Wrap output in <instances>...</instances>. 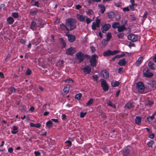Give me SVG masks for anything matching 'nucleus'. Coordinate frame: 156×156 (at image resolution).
I'll return each mask as SVG.
<instances>
[{
	"label": "nucleus",
	"instance_id": "f3484780",
	"mask_svg": "<svg viewBox=\"0 0 156 156\" xmlns=\"http://www.w3.org/2000/svg\"><path fill=\"white\" fill-rule=\"evenodd\" d=\"M70 86L69 84L66 85L64 87L63 89V93L64 94H67L69 90Z\"/></svg>",
	"mask_w": 156,
	"mask_h": 156
},
{
	"label": "nucleus",
	"instance_id": "69168bd1",
	"mask_svg": "<svg viewBox=\"0 0 156 156\" xmlns=\"http://www.w3.org/2000/svg\"><path fill=\"white\" fill-rule=\"evenodd\" d=\"M39 3L38 1H36L34 4V6H36L37 7H39Z\"/></svg>",
	"mask_w": 156,
	"mask_h": 156
},
{
	"label": "nucleus",
	"instance_id": "423d86ee",
	"mask_svg": "<svg viewBox=\"0 0 156 156\" xmlns=\"http://www.w3.org/2000/svg\"><path fill=\"white\" fill-rule=\"evenodd\" d=\"M76 57L77 58V59L78 60L79 62H82L84 59L83 54L80 51L76 53Z\"/></svg>",
	"mask_w": 156,
	"mask_h": 156
},
{
	"label": "nucleus",
	"instance_id": "aec40b11",
	"mask_svg": "<svg viewBox=\"0 0 156 156\" xmlns=\"http://www.w3.org/2000/svg\"><path fill=\"white\" fill-rule=\"evenodd\" d=\"M130 151L127 148H126L122 151V152L123 156H127L129 154Z\"/></svg>",
	"mask_w": 156,
	"mask_h": 156
},
{
	"label": "nucleus",
	"instance_id": "f704fd0d",
	"mask_svg": "<svg viewBox=\"0 0 156 156\" xmlns=\"http://www.w3.org/2000/svg\"><path fill=\"white\" fill-rule=\"evenodd\" d=\"M154 118V115H153L151 116H149L147 118V119L149 122H151L153 119Z\"/></svg>",
	"mask_w": 156,
	"mask_h": 156
},
{
	"label": "nucleus",
	"instance_id": "6ab92c4d",
	"mask_svg": "<svg viewBox=\"0 0 156 156\" xmlns=\"http://www.w3.org/2000/svg\"><path fill=\"white\" fill-rule=\"evenodd\" d=\"M37 27V23L35 21H32L31 23L30 28L33 30H35Z\"/></svg>",
	"mask_w": 156,
	"mask_h": 156
},
{
	"label": "nucleus",
	"instance_id": "473e14b6",
	"mask_svg": "<svg viewBox=\"0 0 156 156\" xmlns=\"http://www.w3.org/2000/svg\"><path fill=\"white\" fill-rule=\"evenodd\" d=\"M94 100L92 98L90 99L86 104V106L90 105L93 102Z\"/></svg>",
	"mask_w": 156,
	"mask_h": 156
},
{
	"label": "nucleus",
	"instance_id": "79ce46f5",
	"mask_svg": "<svg viewBox=\"0 0 156 156\" xmlns=\"http://www.w3.org/2000/svg\"><path fill=\"white\" fill-rule=\"evenodd\" d=\"M65 82L71 83V82L73 83V80L70 79H68L65 80L64 81Z\"/></svg>",
	"mask_w": 156,
	"mask_h": 156
},
{
	"label": "nucleus",
	"instance_id": "e2e57ef3",
	"mask_svg": "<svg viewBox=\"0 0 156 156\" xmlns=\"http://www.w3.org/2000/svg\"><path fill=\"white\" fill-rule=\"evenodd\" d=\"M147 12H146L144 13V15L142 16V17L143 19H145L147 17Z\"/></svg>",
	"mask_w": 156,
	"mask_h": 156
},
{
	"label": "nucleus",
	"instance_id": "20e7f679",
	"mask_svg": "<svg viewBox=\"0 0 156 156\" xmlns=\"http://www.w3.org/2000/svg\"><path fill=\"white\" fill-rule=\"evenodd\" d=\"M136 87L138 91L141 93H142L144 90V86L143 83L141 82H139L137 83Z\"/></svg>",
	"mask_w": 156,
	"mask_h": 156
},
{
	"label": "nucleus",
	"instance_id": "c756f323",
	"mask_svg": "<svg viewBox=\"0 0 156 156\" xmlns=\"http://www.w3.org/2000/svg\"><path fill=\"white\" fill-rule=\"evenodd\" d=\"M52 124V122L51 120L48 121L46 123V125L47 127L49 128L51 127Z\"/></svg>",
	"mask_w": 156,
	"mask_h": 156
},
{
	"label": "nucleus",
	"instance_id": "a19ab883",
	"mask_svg": "<svg viewBox=\"0 0 156 156\" xmlns=\"http://www.w3.org/2000/svg\"><path fill=\"white\" fill-rule=\"evenodd\" d=\"M119 38L122 39L124 36V34L123 33H120L117 35Z\"/></svg>",
	"mask_w": 156,
	"mask_h": 156
},
{
	"label": "nucleus",
	"instance_id": "f257e3e1",
	"mask_svg": "<svg viewBox=\"0 0 156 156\" xmlns=\"http://www.w3.org/2000/svg\"><path fill=\"white\" fill-rule=\"evenodd\" d=\"M77 21L74 18H69L66 19L65 21L66 25L70 27V31L75 29L76 27Z\"/></svg>",
	"mask_w": 156,
	"mask_h": 156
},
{
	"label": "nucleus",
	"instance_id": "58836bf2",
	"mask_svg": "<svg viewBox=\"0 0 156 156\" xmlns=\"http://www.w3.org/2000/svg\"><path fill=\"white\" fill-rule=\"evenodd\" d=\"M111 37V34L110 33H108L107 34L106 40L107 41H109Z\"/></svg>",
	"mask_w": 156,
	"mask_h": 156
},
{
	"label": "nucleus",
	"instance_id": "cd10ccee",
	"mask_svg": "<svg viewBox=\"0 0 156 156\" xmlns=\"http://www.w3.org/2000/svg\"><path fill=\"white\" fill-rule=\"evenodd\" d=\"M120 83L118 81H112L111 83V84L112 86L113 87H116L118 86L119 84Z\"/></svg>",
	"mask_w": 156,
	"mask_h": 156
},
{
	"label": "nucleus",
	"instance_id": "393cba45",
	"mask_svg": "<svg viewBox=\"0 0 156 156\" xmlns=\"http://www.w3.org/2000/svg\"><path fill=\"white\" fill-rule=\"evenodd\" d=\"M98 7L100 8L101 13H103L105 10V6L102 4H99L98 5Z\"/></svg>",
	"mask_w": 156,
	"mask_h": 156
},
{
	"label": "nucleus",
	"instance_id": "2f4dec72",
	"mask_svg": "<svg viewBox=\"0 0 156 156\" xmlns=\"http://www.w3.org/2000/svg\"><path fill=\"white\" fill-rule=\"evenodd\" d=\"M132 106V104L131 103H128L125 105V108H126L130 109Z\"/></svg>",
	"mask_w": 156,
	"mask_h": 156
},
{
	"label": "nucleus",
	"instance_id": "f8f14e48",
	"mask_svg": "<svg viewBox=\"0 0 156 156\" xmlns=\"http://www.w3.org/2000/svg\"><path fill=\"white\" fill-rule=\"evenodd\" d=\"M101 75L103 77L107 79L109 77L108 72L105 70L102 71L101 72Z\"/></svg>",
	"mask_w": 156,
	"mask_h": 156
},
{
	"label": "nucleus",
	"instance_id": "72a5a7b5",
	"mask_svg": "<svg viewBox=\"0 0 156 156\" xmlns=\"http://www.w3.org/2000/svg\"><path fill=\"white\" fill-rule=\"evenodd\" d=\"M154 103V101H148L146 103V105L151 106Z\"/></svg>",
	"mask_w": 156,
	"mask_h": 156
},
{
	"label": "nucleus",
	"instance_id": "bf43d9fd",
	"mask_svg": "<svg viewBox=\"0 0 156 156\" xmlns=\"http://www.w3.org/2000/svg\"><path fill=\"white\" fill-rule=\"evenodd\" d=\"M122 10L124 12L128 11L129 10V9L128 7L123 8Z\"/></svg>",
	"mask_w": 156,
	"mask_h": 156
},
{
	"label": "nucleus",
	"instance_id": "412c9836",
	"mask_svg": "<svg viewBox=\"0 0 156 156\" xmlns=\"http://www.w3.org/2000/svg\"><path fill=\"white\" fill-rule=\"evenodd\" d=\"M154 63L152 61H150L148 63V66L149 68L152 70L155 69Z\"/></svg>",
	"mask_w": 156,
	"mask_h": 156
},
{
	"label": "nucleus",
	"instance_id": "9d476101",
	"mask_svg": "<svg viewBox=\"0 0 156 156\" xmlns=\"http://www.w3.org/2000/svg\"><path fill=\"white\" fill-rule=\"evenodd\" d=\"M143 74L144 76L147 77H151L153 75L152 73L149 72L148 69H144Z\"/></svg>",
	"mask_w": 156,
	"mask_h": 156
},
{
	"label": "nucleus",
	"instance_id": "6e6552de",
	"mask_svg": "<svg viewBox=\"0 0 156 156\" xmlns=\"http://www.w3.org/2000/svg\"><path fill=\"white\" fill-rule=\"evenodd\" d=\"M111 26L109 24H104L102 26L101 29L102 33H105L111 28Z\"/></svg>",
	"mask_w": 156,
	"mask_h": 156
},
{
	"label": "nucleus",
	"instance_id": "4be33fe9",
	"mask_svg": "<svg viewBox=\"0 0 156 156\" xmlns=\"http://www.w3.org/2000/svg\"><path fill=\"white\" fill-rule=\"evenodd\" d=\"M118 64L120 66H124L126 64V62L124 59H122L119 61Z\"/></svg>",
	"mask_w": 156,
	"mask_h": 156
},
{
	"label": "nucleus",
	"instance_id": "4c0bfd02",
	"mask_svg": "<svg viewBox=\"0 0 156 156\" xmlns=\"http://www.w3.org/2000/svg\"><path fill=\"white\" fill-rule=\"evenodd\" d=\"M81 96V94L80 93H79L76 94L75 95V98L76 99H77V100H79L80 99Z\"/></svg>",
	"mask_w": 156,
	"mask_h": 156
},
{
	"label": "nucleus",
	"instance_id": "5701e85b",
	"mask_svg": "<svg viewBox=\"0 0 156 156\" xmlns=\"http://www.w3.org/2000/svg\"><path fill=\"white\" fill-rule=\"evenodd\" d=\"M7 21L9 24H12L14 22V20L12 17H9L7 19Z\"/></svg>",
	"mask_w": 156,
	"mask_h": 156
},
{
	"label": "nucleus",
	"instance_id": "3c124183",
	"mask_svg": "<svg viewBox=\"0 0 156 156\" xmlns=\"http://www.w3.org/2000/svg\"><path fill=\"white\" fill-rule=\"evenodd\" d=\"M154 137V134L153 133H150L149 134L148 137L151 139H153Z\"/></svg>",
	"mask_w": 156,
	"mask_h": 156
},
{
	"label": "nucleus",
	"instance_id": "7ed1b4c3",
	"mask_svg": "<svg viewBox=\"0 0 156 156\" xmlns=\"http://www.w3.org/2000/svg\"><path fill=\"white\" fill-rule=\"evenodd\" d=\"M119 51L118 50H114L111 51L110 50H108L105 51L103 54V55L105 56H109L110 55H113L118 54Z\"/></svg>",
	"mask_w": 156,
	"mask_h": 156
},
{
	"label": "nucleus",
	"instance_id": "0eeeda50",
	"mask_svg": "<svg viewBox=\"0 0 156 156\" xmlns=\"http://www.w3.org/2000/svg\"><path fill=\"white\" fill-rule=\"evenodd\" d=\"M128 39L133 41H136L138 40V36L134 34H130L128 36Z\"/></svg>",
	"mask_w": 156,
	"mask_h": 156
},
{
	"label": "nucleus",
	"instance_id": "8fccbe9b",
	"mask_svg": "<svg viewBox=\"0 0 156 156\" xmlns=\"http://www.w3.org/2000/svg\"><path fill=\"white\" fill-rule=\"evenodd\" d=\"M107 41H107V40H106L105 39H104L102 40V43L103 45H105L107 43Z\"/></svg>",
	"mask_w": 156,
	"mask_h": 156
},
{
	"label": "nucleus",
	"instance_id": "7c9ffc66",
	"mask_svg": "<svg viewBox=\"0 0 156 156\" xmlns=\"http://www.w3.org/2000/svg\"><path fill=\"white\" fill-rule=\"evenodd\" d=\"M119 26V23L118 22H115L112 24V27L115 29L117 28Z\"/></svg>",
	"mask_w": 156,
	"mask_h": 156
},
{
	"label": "nucleus",
	"instance_id": "39448f33",
	"mask_svg": "<svg viewBox=\"0 0 156 156\" xmlns=\"http://www.w3.org/2000/svg\"><path fill=\"white\" fill-rule=\"evenodd\" d=\"M101 87H102L104 90L106 91L108 89V87L106 82V80L104 79H101Z\"/></svg>",
	"mask_w": 156,
	"mask_h": 156
},
{
	"label": "nucleus",
	"instance_id": "c85d7f7f",
	"mask_svg": "<svg viewBox=\"0 0 156 156\" xmlns=\"http://www.w3.org/2000/svg\"><path fill=\"white\" fill-rule=\"evenodd\" d=\"M17 129V127L16 126H14L13 130L11 131V133L12 134H16L18 132Z\"/></svg>",
	"mask_w": 156,
	"mask_h": 156
},
{
	"label": "nucleus",
	"instance_id": "37998d69",
	"mask_svg": "<svg viewBox=\"0 0 156 156\" xmlns=\"http://www.w3.org/2000/svg\"><path fill=\"white\" fill-rule=\"evenodd\" d=\"M9 89L10 91L12 93H14L16 92V89L14 87H11Z\"/></svg>",
	"mask_w": 156,
	"mask_h": 156
},
{
	"label": "nucleus",
	"instance_id": "864d4df0",
	"mask_svg": "<svg viewBox=\"0 0 156 156\" xmlns=\"http://www.w3.org/2000/svg\"><path fill=\"white\" fill-rule=\"evenodd\" d=\"M86 114V112L83 113V112H81L80 113V117L82 118L84 117Z\"/></svg>",
	"mask_w": 156,
	"mask_h": 156
},
{
	"label": "nucleus",
	"instance_id": "603ef678",
	"mask_svg": "<svg viewBox=\"0 0 156 156\" xmlns=\"http://www.w3.org/2000/svg\"><path fill=\"white\" fill-rule=\"evenodd\" d=\"M131 19L133 20H136V17L134 14L131 15H130Z\"/></svg>",
	"mask_w": 156,
	"mask_h": 156
},
{
	"label": "nucleus",
	"instance_id": "de8ad7c7",
	"mask_svg": "<svg viewBox=\"0 0 156 156\" xmlns=\"http://www.w3.org/2000/svg\"><path fill=\"white\" fill-rule=\"evenodd\" d=\"M12 16L14 18H16L18 17V14L17 13L13 12L12 13Z\"/></svg>",
	"mask_w": 156,
	"mask_h": 156
},
{
	"label": "nucleus",
	"instance_id": "13d9d810",
	"mask_svg": "<svg viewBox=\"0 0 156 156\" xmlns=\"http://www.w3.org/2000/svg\"><path fill=\"white\" fill-rule=\"evenodd\" d=\"M90 48L92 52H94L96 50L95 48L93 46H91L90 47Z\"/></svg>",
	"mask_w": 156,
	"mask_h": 156
},
{
	"label": "nucleus",
	"instance_id": "ddd939ff",
	"mask_svg": "<svg viewBox=\"0 0 156 156\" xmlns=\"http://www.w3.org/2000/svg\"><path fill=\"white\" fill-rule=\"evenodd\" d=\"M76 17L77 19L80 21L83 22L85 21V19L86 18V16H84L83 15L77 14L76 15Z\"/></svg>",
	"mask_w": 156,
	"mask_h": 156
},
{
	"label": "nucleus",
	"instance_id": "a18cd8bd",
	"mask_svg": "<svg viewBox=\"0 0 156 156\" xmlns=\"http://www.w3.org/2000/svg\"><path fill=\"white\" fill-rule=\"evenodd\" d=\"M31 73V71L30 69H28L26 71V74L27 75H30Z\"/></svg>",
	"mask_w": 156,
	"mask_h": 156
},
{
	"label": "nucleus",
	"instance_id": "9b49d317",
	"mask_svg": "<svg viewBox=\"0 0 156 156\" xmlns=\"http://www.w3.org/2000/svg\"><path fill=\"white\" fill-rule=\"evenodd\" d=\"M68 33L66 34V35L68 37V41L70 42H73L76 40L75 36L73 35L69 34Z\"/></svg>",
	"mask_w": 156,
	"mask_h": 156
},
{
	"label": "nucleus",
	"instance_id": "c03bdc74",
	"mask_svg": "<svg viewBox=\"0 0 156 156\" xmlns=\"http://www.w3.org/2000/svg\"><path fill=\"white\" fill-rule=\"evenodd\" d=\"M64 61L62 60L61 61H59L56 64L57 65H60V66H62L64 64Z\"/></svg>",
	"mask_w": 156,
	"mask_h": 156
},
{
	"label": "nucleus",
	"instance_id": "ea45409f",
	"mask_svg": "<svg viewBox=\"0 0 156 156\" xmlns=\"http://www.w3.org/2000/svg\"><path fill=\"white\" fill-rule=\"evenodd\" d=\"M154 142L152 140L150 142H149L147 143V145L148 146L150 147H152V145L154 144Z\"/></svg>",
	"mask_w": 156,
	"mask_h": 156
},
{
	"label": "nucleus",
	"instance_id": "e433bc0d",
	"mask_svg": "<svg viewBox=\"0 0 156 156\" xmlns=\"http://www.w3.org/2000/svg\"><path fill=\"white\" fill-rule=\"evenodd\" d=\"M101 21L100 20L97 19L96 20V23H95L97 25V27H99L100 26V23Z\"/></svg>",
	"mask_w": 156,
	"mask_h": 156
},
{
	"label": "nucleus",
	"instance_id": "09e8293b",
	"mask_svg": "<svg viewBox=\"0 0 156 156\" xmlns=\"http://www.w3.org/2000/svg\"><path fill=\"white\" fill-rule=\"evenodd\" d=\"M65 143L68 144L66 145V146L70 147L72 145L71 142L70 140H67L65 142Z\"/></svg>",
	"mask_w": 156,
	"mask_h": 156
},
{
	"label": "nucleus",
	"instance_id": "6e6d98bb",
	"mask_svg": "<svg viewBox=\"0 0 156 156\" xmlns=\"http://www.w3.org/2000/svg\"><path fill=\"white\" fill-rule=\"evenodd\" d=\"M136 4H131V5H129V7L131 10L133 11L134 10V6Z\"/></svg>",
	"mask_w": 156,
	"mask_h": 156
},
{
	"label": "nucleus",
	"instance_id": "bb28decb",
	"mask_svg": "<svg viewBox=\"0 0 156 156\" xmlns=\"http://www.w3.org/2000/svg\"><path fill=\"white\" fill-rule=\"evenodd\" d=\"M141 118L140 117L136 116L135 119V122L138 125H139L141 123Z\"/></svg>",
	"mask_w": 156,
	"mask_h": 156
},
{
	"label": "nucleus",
	"instance_id": "052dcab7",
	"mask_svg": "<svg viewBox=\"0 0 156 156\" xmlns=\"http://www.w3.org/2000/svg\"><path fill=\"white\" fill-rule=\"evenodd\" d=\"M93 79L95 80V81H97L98 80V75H95L93 76Z\"/></svg>",
	"mask_w": 156,
	"mask_h": 156
},
{
	"label": "nucleus",
	"instance_id": "c9c22d12",
	"mask_svg": "<svg viewBox=\"0 0 156 156\" xmlns=\"http://www.w3.org/2000/svg\"><path fill=\"white\" fill-rule=\"evenodd\" d=\"M107 104L108 105L112 107V108H115V105L113 104V103L110 101H109L107 103Z\"/></svg>",
	"mask_w": 156,
	"mask_h": 156
},
{
	"label": "nucleus",
	"instance_id": "5fc2aeb1",
	"mask_svg": "<svg viewBox=\"0 0 156 156\" xmlns=\"http://www.w3.org/2000/svg\"><path fill=\"white\" fill-rule=\"evenodd\" d=\"M119 55H116L115 56L112 58V60L114 61L115 60L116 58H119Z\"/></svg>",
	"mask_w": 156,
	"mask_h": 156
},
{
	"label": "nucleus",
	"instance_id": "0e129e2a",
	"mask_svg": "<svg viewBox=\"0 0 156 156\" xmlns=\"http://www.w3.org/2000/svg\"><path fill=\"white\" fill-rule=\"evenodd\" d=\"M34 153L35 155V156H39L40 154V153L39 152L37 151H35Z\"/></svg>",
	"mask_w": 156,
	"mask_h": 156
},
{
	"label": "nucleus",
	"instance_id": "a878e982",
	"mask_svg": "<svg viewBox=\"0 0 156 156\" xmlns=\"http://www.w3.org/2000/svg\"><path fill=\"white\" fill-rule=\"evenodd\" d=\"M115 16V13L113 12H111L108 13V17L110 19H112L114 18Z\"/></svg>",
	"mask_w": 156,
	"mask_h": 156
},
{
	"label": "nucleus",
	"instance_id": "774afa93",
	"mask_svg": "<svg viewBox=\"0 0 156 156\" xmlns=\"http://www.w3.org/2000/svg\"><path fill=\"white\" fill-rule=\"evenodd\" d=\"M8 151L9 153H12L13 151V149L12 147H10L8 149Z\"/></svg>",
	"mask_w": 156,
	"mask_h": 156
},
{
	"label": "nucleus",
	"instance_id": "a211bd4d",
	"mask_svg": "<svg viewBox=\"0 0 156 156\" xmlns=\"http://www.w3.org/2000/svg\"><path fill=\"white\" fill-rule=\"evenodd\" d=\"M118 31L119 32H121L126 30V28L124 25H119L117 28Z\"/></svg>",
	"mask_w": 156,
	"mask_h": 156
},
{
	"label": "nucleus",
	"instance_id": "1a4fd4ad",
	"mask_svg": "<svg viewBox=\"0 0 156 156\" xmlns=\"http://www.w3.org/2000/svg\"><path fill=\"white\" fill-rule=\"evenodd\" d=\"M76 51L75 48L71 47L67 49L66 51V53L68 55H72L74 54Z\"/></svg>",
	"mask_w": 156,
	"mask_h": 156
},
{
	"label": "nucleus",
	"instance_id": "dca6fc26",
	"mask_svg": "<svg viewBox=\"0 0 156 156\" xmlns=\"http://www.w3.org/2000/svg\"><path fill=\"white\" fill-rule=\"evenodd\" d=\"M38 12V10L37 9H30L29 11V14L32 16H35L37 14Z\"/></svg>",
	"mask_w": 156,
	"mask_h": 156
},
{
	"label": "nucleus",
	"instance_id": "680f3d73",
	"mask_svg": "<svg viewBox=\"0 0 156 156\" xmlns=\"http://www.w3.org/2000/svg\"><path fill=\"white\" fill-rule=\"evenodd\" d=\"M35 126L34 127H36L37 128H40L41 126V124L39 123L35 124Z\"/></svg>",
	"mask_w": 156,
	"mask_h": 156
},
{
	"label": "nucleus",
	"instance_id": "2eb2a0df",
	"mask_svg": "<svg viewBox=\"0 0 156 156\" xmlns=\"http://www.w3.org/2000/svg\"><path fill=\"white\" fill-rule=\"evenodd\" d=\"M83 70L84 72L86 74H88L90 73L91 70V69L90 67L89 66H87L85 67L83 69Z\"/></svg>",
	"mask_w": 156,
	"mask_h": 156
},
{
	"label": "nucleus",
	"instance_id": "4468645a",
	"mask_svg": "<svg viewBox=\"0 0 156 156\" xmlns=\"http://www.w3.org/2000/svg\"><path fill=\"white\" fill-rule=\"evenodd\" d=\"M67 26H66L63 23H62L60 25V27L61 29L64 30H66L68 31L67 33H69L70 31V29L67 27Z\"/></svg>",
	"mask_w": 156,
	"mask_h": 156
},
{
	"label": "nucleus",
	"instance_id": "f03ea898",
	"mask_svg": "<svg viewBox=\"0 0 156 156\" xmlns=\"http://www.w3.org/2000/svg\"><path fill=\"white\" fill-rule=\"evenodd\" d=\"M98 58V56L96 54L92 55L91 58L90 60V62L91 66L92 67H95L97 63V58Z\"/></svg>",
	"mask_w": 156,
	"mask_h": 156
},
{
	"label": "nucleus",
	"instance_id": "4d7b16f0",
	"mask_svg": "<svg viewBox=\"0 0 156 156\" xmlns=\"http://www.w3.org/2000/svg\"><path fill=\"white\" fill-rule=\"evenodd\" d=\"M86 21L87 24L90 23L91 22V20L89 18H87L86 19Z\"/></svg>",
	"mask_w": 156,
	"mask_h": 156
},
{
	"label": "nucleus",
	"instance_id": "b1692460",
	"mask_svg": "<svg viewBox=\"0 0 156 156\" xmlns=\"http://www.w3.org/2000/svg\"><path fill=\"white\" fill-rule=\"evenodd\" d=\"M143 60V58L142 57H140L137 60L136 62V64L137 66H139L142 62Z\"/></svg>",
	"mask_w": 156,
	"mask_h": 156
},
{
	"label": "nucleus",
	"instance_id": "49530a36",
	"mask_svg": "<svg viewBox=\"0 0 156 156\" xmlns=\"http://www.w3.org/2000/svg\"><path fill=\"white\" fill-rule=\"evenodd\" d=\"M97 25L94 23H93L92 25V27L93 30H96V29Z\"/></svg>",
	"mask_w": 156,
	"mask_h": 156
},
{
	"label": "nucleus",
	"instance_id": "338daca9",
	"mask_svg": "<svg viewBox=\"0 0 156 156\" xmlns=\"http://www.w3.org/2000/svg\"><path fill=\"white\" fill-rule=\"evenodd\" d=\"M81 6L79 5H76V8L77 9H79L81 8Z\"/></svg>",
	"mask_w": 156,
	"mask_h": 156
}]
</instances>
